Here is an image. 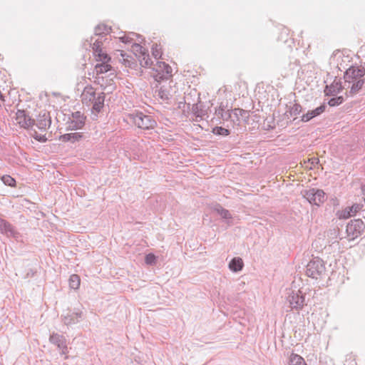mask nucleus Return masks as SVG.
<instances>
[{
	"label": "nucleus",
	"instance_id": "nucleus-41",
	"mask_svg": "<svg viewBox=\"0 0 365 365\" xmlns=\"http://www.w3.org/2000/svg\"><path fill=\"white\" fill-rule=\"evenodd\" d=\"M34 138L38 142L45 143L47 140V138L45 135L38 134L36 130H34V133L32 134Z\"/></svg>",
	"mask_w": 365,
	"mask_h": 365
},
{
	"label": "nucleus",
	"instance_id": "nucleus-10",
	"mask_svg": "<svg viewBox=\"0 0 365 365\" xmlns=\"http://www.w3.org/2000/svg\"><path fill=\"white\" fill-rule=\"evenodd\" d=\"M86 123V117L80 111L72 113V118L67 122V130H75L82 128Z\"/></svg>",
	"mask_w": 365,
	"mask_h": 365
},
{
	"label": "nucleus",
	"instance_id": "nucleus-1",
	"mask_svg": "<svg viewBox=\"0 0 365 365\" xmlns=\"http://www.w3.org/2000/svg\"><path fill=\"white\" fill-rule=\"evenodd\" d=\"M365 232V222L361 219L351 220L346 225V233L348 240L352 241Z\"/></svg>",
	"mask_w": 365,
	"mask_h": 365
},
{
	"label": "nucleus",
	"instance_id": "nucleus-34",
	"mask_svg": "<svg viewBox=\"0 0 365 365\" xmlns=\"http://www.w3.org/2000/svg\"><path fill=\"white\" fill-rule=\"evenodd\" d=\"M217 114L220 115L221 118L224 120H228L230 119H232V117L233 115L232 110L230 111L229 110H227V111H225L224 109L221 106L220 107Z\"/></svg>",
	"mask_w": 365,
	"mask_h": 365
},
{
	"label": "nucleus",
	"instance_id": "nucleus-8",
	"mask_svg": "<svg viewBox=\"0 0 365 365\" xmlns=\"http://www.w3.org/2000/svg\"><path fill=\"white\" fill-rule=\"evenodd\" d=\"M83 317V312L79 309H68L61 314V320L65 325L70 326L80 322Z\"/></svg>",
	"mask_w": 365,
	"mask_h": 365
},
{
	"label": "nucleus",
	"instance_id": "nucleus-44",
	"mask_svg": "<svg viewBox=\"0 0 365 365\" xmlns=\"http://www.w3.org/2000/svg\"><path fill=\"white\" fill-rule=\"evenodd\" d=\"M35 273H36V272H34L33 269H30L27 272V273H26V276L24 277V278H25V279H27V278H29V277H34V276Z\"/></svg>",
	"mask_w": 365,
	"mask_h": 365
},
{
	"label": "nucleus",
	"instance_id": "nucleus-24",
	"mask_svg": "<svg viewBox=\"0 0 365 365\" xmlns=\"http://www.w3.org/2000/svg\"><path fill=\"white\" fill-rule=\"evenodd\" d=\"M289 365H307V364L301 356L292 353L289 357Z\"/></svg>",
	"mask_w": 365,
	"mask_h": 365
},
{
	"label": "nucleus",
	"instance_id": "nucleus-22",
	"mask_svg": "<svg viewBox=\"0 0 365 365\" xmlns=\"http://www.w3.org/2000/svg\"><path fill=\"white\" fill-rule=\"evenodd\" d=\"M233 115L235 117L237 121H240V116L244 118L245 122H247L250 118L249 111L242 108H235L232 110Z\"/></svg>",
	"mask_w": 365,
	"mask_h": 365
},
{
	"label": "nucleus",
	"instance_id": "nucleus-7",
	"mask_svg": "<svg viewBox=\"0 0 365 365\" xmlns=\"http://www.w3.org/2000/svg\"><path fill=\"white\" fill-rule=\"evenodd\" d=\"M287 301L292 309L299 311L302 309L305 303V294L300 290H292L287 297Z\"/></svg>",
	"mask_w": 365,
	"mask_h": 365
},
{
	"label": "nucleus",
	"instance_id": "nucleus-19",
	"mask_svg": "<svg viewBox=\"0 0 365 365\" xmlns=\"http://www.w3.org/2000/svg\"><path fill=\"white\" fill-rule=\"evenodd\" d=\"M214 211L216 212L222 219L226 220V222L230 225V220L232 219V215L230 211L222 207L220 204H217L214 207Z\"/></svg>",
	"mask_w": 365,
	"mask_h": 365
},
{
	"label": "nucleus",
	"instance_id": "nucleus-31",
	"mask_svg": "<svg viewBox=\"0 0 365 365\" xmlns=\"http://www.w3.org/2000/svg\"><path fill=\"white\" fill-rule=\"evenodd\" d=\"M344 101L342 96H335L329 99L328 104L331 107L337 106L341 105Z\"/></svg>",
	"mask_w": 365,
	"mask_h": 365
},
{
	"label": "nucleus",
	"instance_id": "nucleus-46",
	"mask_svg": "<svg viewBox=\"0 0 365 365\" xmlns=\"http://www.w3.org/2000/svg\"><path fill=\"white\" fill-rule=\"evenodd\" d=\"M0 98L3 101H4V95L2 94L1 91H0Z\"/></svg>",
	"mask_w": 365,
	"mask_h": 365
},
{
	"label": "nucleus",
	"instance_id": "nucleus-17",
	"mask_svg": "<svg viewBox=\"0 0 365 365\" xmlns=\"http://www.w3.org/2000/svg\"><path fill=\"white\" fill-rule=\"evenodd\" d=\"M84 135L82 133H70L59 136V140L63 143L70 142L75 143L81 140Z\"/></svg>",
	"mask_w": 365,
	"mask_h": 365
},
{
	"label": "nucleus",
	"instance_id": "nucleus-26",
	"mask_svg": "<svg viewBox=\"0 0 365 365\" xmlns=\"http://www.w3.org/2000/svg\"><path fill=\"white\" fill-rule=\"evenodd\" d=\"M121 56L123 58V63L126 66L131 68H135L136 66L137 63H136L135 59L131 56L127 55L126 53H124L122 51Z\"/></svg>",
	"mask_w": 365,
	"mask_h": 365
},
{
	"label": "nucleus",
	"instance_id": "nucleus-38",
	"mask_svg": "<svg viewBox=\"0 0 365 365\" xmlns=\"http://www.w3.org/2000/svg\"><path fill=\"white\" fill-rule=\"evenodd\" d=\"M326 108H327L326 104L323 103L321 106H319V107H317V108H315L312 110H310V112L313 115L314 118H315V117H317L319 115H321L322 113H324L325 111Z\"/></svg>",
	"mask_w": 365,
	"mask_h": 365
},
{
	"label": "nucleus",
	"instance_id": "nucleus-14",
	"mask_svg": "<svg viewBox=\"0 0 365 365\" xmlns=\"http://www.w3.org/2000/svg\"><path fill=\"white\" fill-rule=\"evenodd\" d=\"M154 70L158 72L157 77L158 76L160 81L167 80L172 76L171 66L163 61H157L156 68Z\"/></svg>",
	"mask_w": 365,
	"mask_h": 365
},
{
	"label": "nucleus",
	"instance_id": "nucleus-39",
	"mask_svg": "<svg viewBox=\"0 0 365 365\" xmlns=\"http://www.w3.org/2000/svg\"><path fill=\"white\" fill-rule=\"evenodd\" d=\"M157 262L156 256L153 253H149L145 257V262L148 265H154Z\"/></svg>",
	"mask_w": 365,
	"mask_h": 365
},
{
	"label": "nucleus",
	"instance_id": "nucleus-48",
	"mask_svg": "<svg viewBox=\"0 0 365 365\" xmlns=\"http://www.w3.org/2000/svg\"><path fill=\"white\" fill-rule=\"evenodd\" d=\"M315 160H317V158H314V160L312 161V163H315Z\"/></svg>",
	"mask_w": 365,
	"mask_h": 365
},
{
	"label": "nucleus",
	"instance_id": "nucleus-18",
	"mask_svg": "<svg viewBox=\"0 0 365 365\" xmlns=\"http://www.w3.org/2000/svg\"><path fill=\"white\" fill-rule=\"evenodd\" d=\"M365 83V78L358 79L351 82L349 86V91L346 93V96H353L357 94L363 88Z\"/></svg>",
	"mask_w": 365,
	"mask_h": 365
},
{
	"label": "nucleus",
	"instance_id": "nucleus-4",
	"mask_svg": "<svg viewBox=\"0 0 365 365\" xmlns=\"http://www.w3.org/2000/svg\"><path fill=\"white\" fill-rule=\"evenodd\" d=\"M85 93L83 95L88 96V101H91L93 103L92 112L96 113V114L99 113L104 106V101L106 98V94L103 92H101L96 96V93L92 86L89 88L86 87L85 89Z\"/></svg>",
	"mask_w": 365,
	"mask_h": 365
},
{
	"label": "nucleus",
	"instance_id": "nucleus-37",
	"mask_svg": "<svg viewBox=\"0 0 365 365\" xmlns=\"http://www.w3.org/2000/svg\"><path fill=\"white\" fill-rule=\"evenodd\" d=\"M155 93H157V96L163 101H168L169 99V94L167 90L163 87L155 91Z\"/></svg>",
	"mask_w": 365,
	"mask_h": 365
},
{
	"label": "nucleus",
	"instance_id": "nucleus-11",
	"mask_svg": "<svg viewBox=\"0 0 365 365\" xmlns=\"http://www.w3.org/2000/svg\"><path fill=\"white\" fill-rule=\"evenodd\" d=\"M49 341L57 346L61 355H66L68 353L66 339L63 335L53 333L49 337Z\"/></svg>",
	"mask_w": 365,
	"mask_h": 365
},
{
	"label": "nucleus",
	"instance_id": "nucleus-13",
	"mask_svg": "<svg viewBox=\"0 0 365 365\" xmlns=\"http://www.w3.org/2000/svg\"><path fill=\"white\" fill-rule=\"evenodd\" d=\"M16 115L17 123L19 124L21 128H29L35 125V120L30 117L24 110H18Z\"/></svg>",
	"mask_w": 365,
	"mask_h": 365
},
{
	"label": "nucleus",
	"instance_id": "nucleus-6",
	"mask_svg": "<svg viewBox=\"0 0 365 365\" xmlns=\"http://www.w3.org/2000/svg\"><path fill=\"white\" fill-rule=\"evenodd\" d=\"M365 76V68L356 66H351L349 68L346 70L344 74V79L345 86L349 88L351 82L354 81H357L358 79H362V78Z\"/></svg>",
	"mask_w": 365,
	"mask_h": 365
},
{
	"label": "nucleus",
	"instance_id": "nucleus-9",
	"mask_svg": "<svg viewBox=\"0 0 365 365\" xmlns=\"http://www.w3.org/2000/svg\"><path fill=\"white\" fill-rule=\"evenodd\" d=\"M0 233L8 237H13L19 240L21 235L9 222L0 217Z\"/></svg>",
	"mask_w": 365,
	"mask_h": 365
},
{
	"label": "nucleus",
	"instance_id": "nucleus-43",
	"mask_svg": "<svg viewBox=\"0 0 365 365\" xmlns=\"http://www.w3.org/2000/svg\"><path fill=\"white\" fill-rule=\"evenodd\" d=\"M133 39V37H130V36L124 35L123 36L120 37V40L125 43H132Z\"/></svg>",
	"mask_w": 365,
	"mask_h": 365
},
{
	"label": "nucleus",
	"instance_id": "nucleus-45",
	"mask_svg": "<svg viewBox=\"0 0 365 365\" xmlns=\"http://www.w3.org/2000/svg\"><path fill=\"white\" fill-rule=\"evenodd\" d=\"M130 35H132V36H136L137 38H140L141 36L138 34H135V33H131Z\"/></svg>",
	"mask_w": 365,
	"mask_h": 365
},
{
	"label": "nucleus",
	"instance_id": "nucleus-32",
	"mask_svg": "<svg viewBox=\"0 0 365 365\" xmlns=\"http://www.w3.org/2000/svg\"><path fill=\"white\" fill-rule=\"evenodd\" d=\"M132 49L134 53V54L137 56V53H138L139 55H142L146 52H148V50L145 48H143L140 43H133L132 45Z\"/></svg>",
	"mask_w": 365,
	"mask_h": 365
},
{
	"label": "nucleus",
	"instance_id": "nucleus-2",
	"mask_svg": "<svg viewBox=\"0 0 365 365\" xmlns=\"http://www.w3.org/2000/svg\"><path fill=\"white\" fill-rule=\"evenodd\" d=\"M326 267L324 262L319 258L314 257L311 259L306 266V274L312 279H319L325 274Z\"/></svg>",
	"mask_w": 365,
	"mask_h": 365
},
{
	"label": "nucleus",
	"instance_id": "nucleus-3",
	"mask_svg": "<svg viewBox=\"0 0 365 365\" xmlns=\"http://www.w3.org/2000/svg\"><path fill=\"white\" fill-rule=\"evenodd\" d=\"M130 118L136 126L143 130L153 129L157 125L155 120L151 115H145L142 112L130 114Z\"/></svg>",
	"mask_w": 365,
	"mask_h": 365
},
{
	"label": "nucleus",
	"instance_id": "nucleus-12",
	"mask_svg": "<svg viewBox=\"0 0 365 365\" xmlns=\"http://www.w3.org/2000/svg\"><path fill=\"white\" fill-rule=\"evenodd\" d=\"M363 207V205L360 203H354L351 206H347L341 210H338L336 213V217L339 220H345L356 215Z\"/></svg>",
	"mask_w": 365,
	"mask_h": 365
},
{
	"label": "nucleus",
	"instance_id": "nucleus-21",
	"mask_svg": "<svg viewBox=\"0 0 365 365\" xmlns=\"http://www.w3.org/2000/svg\"><path fill=\"white\" fill-rule=\"evenodd\" d=\"M192 111L197 118H200L202 119L204 116L207 115V110L202 104H194L192 108Z\"/></svg>",
	"mask_w": 365,
	"mask_h": 365
},
{
	"label": "nucleus",
	"instance_id": "nucleus-42",
	"mask_svg": "<svg viewBox=\"0 0 365 365\" xmlns=\"http://www.w3.org/2000/svg\"><path fill=\"white\" fill-rule=\"evenodd\" d=\"M312 118H314V116L310 112V110H309L307 113L302 115L301 120L303 122H308Z\"/></svg>",
	"mask_w": 365,
	"mask_h": 365
},
{
	"label": "nucleus",
	"instance_id": "nucleus-25",
	"mask_svg": "<svg viewBox=\"0 0 365 365\" xmlns=\"http://www.w3.org/2000/svg\"><path fill=\"white\" fill-rule=\"evenodd\" d=\"M110 30H111V28L107 25L98 24L95 28V35L103 37V35L108 34Z\"/></svg>",
	"mask_w": 365,
	"mask_h": 365
},
{
	"label": "nucleus",
	"instance_id": "nucleus-20",
	"mask_svg": "<svg viewBox=\"0 0 365 365\" xmlns=\"http://www.w3.org/2000/svg\"><path fill=\"white\" fill-rule=\"evenodd\" d=\"M244 267L243 260L240 257H234L229 263V268L234 272H238Z\"/></svg>",
	"mask_w": 365,
	"mask_h": 365
},
{
	"label": "nucleus",
	"instance_id": "nucleus-33",
	"mask_svg": "<svg viewBox=\"0 0 365 365\" xmlns=\"http://www.w3.org/2000/svg\"><path fill=\"white\" fill-rule=\"evenodd\" d=\"M302 110V107L299 103H294L289 106V112L291 115H297Z\"/></svg>",
	"mask_w": 365,
	"mask_h": 365
},
{
	"label": "nucleus",
	"instance_id": "nucleus-29",
	"mask_svg": "<svg viewBox=\"0 0 365 365\" xmlns=\"http://www.w3.org/2000/svg\"><path fill=\"white\" fill-rule=\"evenodd\" d=\"M212 133L216 135L227 136L230 134V130L221 126H215Z\"/></svg>",
	"mask_w": 365,
	"mask_h": 365
},
{
	"label": "nucleus",
	"instance_id": "nucleus-5",
	"mask_svg": "<svg viewBox=\"0 0 365 365\" xmlns=\"http://www.w3.org/2000/svg\"><path fill=\"white\" fill-rule=\"evenodd\" d=\"M307 201L312 205L320 206L326 200L325 192L321 189L311 188L302 192Z\"/></svg>",
	"mask_w": 365,
	"mask_h": 365
},
{
	"label": "nucleus",
	"instance_id": "nucleus-16",
	"mask_svg": "<svg viewBox=\"0 0 365 365\" xmlns=\"http://www.w3.org/2000/svg\"><path fill=\"white\" fill-rule=\"evenodd\" d=\"M346 88H347V86H345V84L343 86L340 80L336 81L335 79L331 85L326 86L324 94L327 96H336Z\"/></svg>",
	"mask_w": 365,
	"mask_h": 365
},
{
	"label": "nucleus",
	"instance_id": "nucleus-47",
	"mask_svg": "<svg viewBox=\"0 0 365 365\" xmlns=\"http://www.w3.org/2000/svg\"><path fill=\"white\" fill-rule=\"evenodd\" d=\"M315 160H317V158H314V160L312 161V163H315Z\"/></svg>",
	"mask_w": 365,
	"mask_h": 365
},
{
	"label": "nucleus",
	"instance_id": "nucleus-36",
	"mask_svg": "<svg viewBox=\"0 0 365 365\" xmlns=\"http://www.w3.org/2000/svg\"><path fill=\"white\" fill-rule=\"evenodd\" d=\"M94 54L97 57V61H101V63H108L110 61V57L107 53H103L102 51L97 52Z\"/></svg>",
	"mask_w": 365,
	"mask_h": 365
},
{
	"label": "nucleus",
	"instance_id": "nucleus-28",
	"mask_svg": "<svg viewBox=\"0 0 365 365\" xmlns=\"http://www.w3.org/2000/svg\"><path fill=\"white\" fill-rule=\"evenodd\" d=\"M101 36H98V38L94 41L93 43L91 42L89 43L91 46H92V49L93 51V53H96L97 52H101V46L103 45V40ZM93 38H91V41H92Z\"/></svg>",
	"mask_w": 365,
	"mask_h": 365
},
{
	"label": "nucleus",
	"instance_id": "nucleus-30",
	"mask_svg": "<svg viewBox=\"0 0 365 365\" xmlns=\"http://www.w3.org/2000/svg\"><path fill=\"white\" fill-rule=\"evenodd\" d=\"M81 279L78 275L72 274L69 278V286L71 289H78L80 286Z\"/></svg>",
	"mask_w": 365,
	"mask_h": 365
},
{
	"label": "nucleus",
	"instance_id": "nucleus-49",
	"mask_svg": "<svg viewBox=\"0 0 365 365\" xmlns=\"http://www.w3.org/2000/svg\"><path fill=\"white\" fill-rule=\"evenodd\" d=\"M315 160H317V158H314V160L312 161V163H315Z\"/></svg>",
	"mask_w": 365,
	"mask_h": 365
},
{
	"label": "nucleus",
	"instance_id": "nucleus-23",
	"mask_svg": "<svg viewBox=\"0 0 365 365\" xmlns=\"http://www.w3.org/2000/svg\"><path fill=\"white\" fill-rule=\"evenodd\" d=\"M138 58L142 67H150L153 64V61L148 52L142 55H139Z\"/></svg>",
	"mask_w": 365,
	"mask_h": 365
},
{
	"label": "nucleus",
	"instance_id": "nucleus-50",
	"mask_svg": "<svg viewBox=\"0 0 365 365\" xmlns=\"http://www.w3.org/2000/svg\"><path fill=\"white\" fill-rule=\"evenodd\" d=\"M86 100H87V98H83V101H86Z\"/></svg>",
	"mask_w": 365,
	"mask_h": 365
},
{
	"label": "nucleus",
	"instance_id": "nucleus-15",
	"mask_svg": "<svg viewBox=\"0 0 365 365\" xmlns=\"http://www.w3.org/2000/svg\"><path fill=\"white\" fill-rule=\"evenodd\" d=\"M51 124V118L50 113L46 111H43L39 113L36 120H35V125L36 127L42 130L46 131Z\"/></svg>",
	"mask_w": 365,
	"mask_h": 365
},
{
	"label": "nucleus",
	"instance_id": "nucleus-27",
	"mask_svg": "<svg viewBox=\"0 0 365 365\" xmlns=\"http://www.w3.org/2000/svg\"><path fill=\"white\" fill-rule=\"evenodd\" d=\"M95 69L97 74H102L110 71L112 69V66L108 63H98L95 66Z\"/></svg>",
	"mask_w": 365,
	"mask_h": 365
},
{
	"label": "nucleus",
	"instance_id": "nucleus-40",
	"mask_svg": "<svg viewBox=\"0 0 365 365\" xmlns=\"http://www.w3.org/2000/svg\"><path fill=\"white\" fill-rule=\"evenodd\" d=\"M151 49L153 56L155 57V58L159 59L161 58L162 53L160 51V48H158V45L157 43H153Z\"/></svg>",
	"mask_w": 365,
	"mask_h": 365
},
{
	"label": "nucleus",
	"instance_id": "nucleus-35",
	"mask_svg": "<svg viewBox=\"0 0 365 365\" xmlns=\"http://www.w3.org/2000/svg\"><path fill=\"white\" fill-rule=\"evenodd\" d=\"M1 180L4 185L10 187H15L16 180L11 176L9 175H4L1 177Z\"/></svg>",
	"mask_w": 365,
	"mask_h": 365
}]
</instances>
